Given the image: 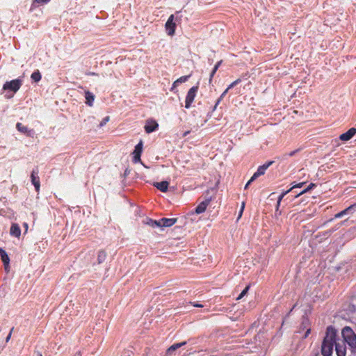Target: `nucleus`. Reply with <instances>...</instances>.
I'll return each instance as SVG.
<instances>
[{"instance_id": "1", "label": "nucleus", "mask_w": 356, "mask_h": 356, "mask_svg": "<svg viewBox=\"0 0 356 356\" xmlns=\"http://www.w3.org/2000/svg\"><path fill=\"white\" fill-rule=\"evenodd\" d=\"M336 337L337 330L331 326L327 327L321 346V353L323 356L332 355L334 345H335V350L338 356H346V346H344L343 341L337 339Z\"/></svg>"}, {"instance_id": "2", "label": "nucleus", "mask_w": 356, "mask_h": 356, "mask_svg": "<svg viewBox=\"0 0 356 356\" xmlns=\"http://www.w3.org/2000/svg\"><path fill=\"white\" fill-rule=\"evenodd\" d=\"M341 335L343 344L347 343L351 353L356 352V334L350 327H345L342 329ZM346 346V345H344Z\"/></svg>"}, {"instance_id": "3", "label": "nucleus", "mask_w": 356, "mask_h": 356, "mask_svg": "<svg viewBox=\"0 0 356 356\" xmlns=\"http://www.w3.org/2000/svg\"><path fill=\"white\" fill-rule=\"evenodd\" d=\"M22 86V81L19 79H14L10 81H6L3 86V89L4 90H10L14 92H16Z\"/></svg>"}, {"instance_id": "4", "label": "nucleus", "mask_w": 356, "mask_h": 356, "mask_svg": "<svg viewBox=\"0 0 356 356\" xmlns=\"http://www.w3.org/2000/svg\"><path fill=\"white\" fill-rule=\"evenodd\" d=\"M177 221V218H163L157 220V228L159 231H163L165 227L172 226Z\"/></svg>"}, {"instance_id": "5", "label": "nucleus", "mask_w": 356, "mask_h": 356, "mask_svg": "<svg viewBox=\"0 0 356 356\" xmlns=\"http://www.w3.org/2000/svg\"><path fill=\"white\" fill-rule=\"evenodd\" d=\"M165 31L167 34L170 36H172L175 34L176 29V23L174 22V15H171L165 25Z\"/></svg>"}, {"instance_id": "6", "label": "nucleus", "mask_w": 356, "mask_h": 356, "mask_svg": "<svg viewBox=\"0 0 356 356\" xmlns=\"http://www.w3.org/2000/svg\"><path fill=\"white\" fill-rule=\"evenodd\" d=\"M143 150V141L140 140L136 146L132 153L133 154V162L134 163L140 161V156Z\"/></svg>"}, {"instance_id": "7", "label": "nucleus", "mask_w": 356, "mask_h": 356, "mask_svg": "<svg viewBox=\"0 0 356 356\" xmlns=\"http://www.w3.org/2000/svg\"><path fill=\"white\" fill-rule=\"evenodd\" d=\"M197 90V87L194 86V87H192L188 92V94H187V96L186 98V105H185V107L186 108H188L190 107L191 103L193 102Z\"/></svg>"}, {"instance_id": "8", "label": "nucleus", "mask_w": 356, "mask_h": 356, "mask_svg": "<svg viewBox=\"0 0 356 356\" xmlns=\"http://www.w3.org/2000/svg\"><path fill=\"white\" fill-rule=\"evenodd\" d=\"M0 256L3 264L5 270L8 273L10 271V258L6 252L0 248Z\"/></svg>"}, {"instance_id": "9", "label": "nucleus", "mask_w": 356, "mask_h": 356, "mask_svg": "<svg viewBox=\"0 0 356 356\" xmlns=\"http://www.w3.org/2000/svg\"><path fill=\"white\" fill-rule=\"evenodd\" d=\"M38 170H33L31 174V182L35 186L36 192H39L40 187V178L38 177Z\"/></svg>"}, {"instance_id": "10", "label": "nucleus", "mask_w": 356, "mask_h": 356, "mask_svg": "<svg viewBox=\"0 0 356 356\" xmlns=\"http://www.w3.org/2000/svg\"><path fill=\"white\" fill-rule=\"evenodd\" d=\"M212 200V197H207L203 202L200 203L195 209V213L197 214L202 213L204 212L207 209V206L209 204L211 201Z\"/></svg>"}, {"instance_id": "11", "label": "nucleus", "mask_w": 356, "mask_h": 356, "mask_svg": "<svg viewBox=\"0 0 356 356\" xmlns=\"http://www.w3.org/2000/svg\"><path fill=\"white\" fill-rule=\"evenodd\" d=\"M17 129L21 133L25 134L27 136H31L33 134V130H29L27 127L24 126L21 122H17L16 124Z\"/></svg>"}, {"instance_id": "12", "label": "nucleus", "mask_w": 356, "mask_h": 356, "mask_svg": "<svg viewBox=\"0 0 356 356\" xmlns=\"http://www.w3.org/2000/svg\"><path fill=\"white\" fill-rule=\"evenodd\" d=\"M356 133V129L350 128L347 132L342 134L339 138L341 140L347 141L350 140Z\"/></svg>"}, {"instance_id": "13", "label": "nucleus", "mask_w": 356, "mask_h": 356, "mask_svg": "<svg viewBox=\"0 0 356 356\" xmlns=\"http://www.w3.org/2000/svg\"><path fill=\"white\" fill-rule=\"evenodd\" d=\"M10 234L13 236L19 238L21 235V229L19 226L16 223L12 224L10 229Z\"/></svg>"}, {"instance_id": "14", "label": "nucleus", "mask_w": 356, "mask_h": 356, "mask_svg": "<svg viewBox=\"0 0 356 356\" xmlns=\"http://www.w3.org/2000/svg\"><path fill=\"white\" fill-rule=\"evenodd\" d=\"M300 329L306 330V332H305V335L303 336V338L304 339L307 338L311 331L309 321L307 318H303Z\"/></svg>"}, {"instance_id": "15", "label": "nucleus", "mask_w": 356, "mask_h": 356, "mask_svg": "<svg viewBox=\"0 0 356 356\" xmlns=\"http://www.w3.org/2000/svg\"><path fill=\"white\" fill-rule=\"evenodd\" d=\"M273 163V161H269L263 165H261L258 168L256 173L259 177L265 174L266 170Z\"/></svg>"}, {"instance_id": "16", "label": "nucleus", "mask_w": 356, "mask_h": 356, "mask_svg": "<svg viewBox=\"0 0 356 356\" xmlns=\"http://www.w3.org/2000/svg\"><path fill=\"white\" fill-rule=\"evenodd\" d=\"M85 98H86V104L89 106H92L93 105V102L95 100V95L87 90L85 91Z\"/></svg>"}, {"instance_id": "17", "label": "nucleus", "mask_w": 356, "mask_h": 356, "mask_svg": "<svg viewBox=\"0 0 356 356\" xmlns=\"http://www.w3.org/2000/svg\"><path fill=\"white\" fill-rule=\"evenodd\" d=\"M304 184H305L304 182L299 183V184L293 186V187H291L289 190H288V191H285L284 193H283L279 197V198H278L277 203V210L278 209V208L280 207V202L282 200V198L284 197V195H286L288 193H289L292 189H293L295 188H300V187H302Z\"/></svg>"}, {"instance_id": "18", "label": "nucleus", "mask_w": 356, "mask_h": 356, "mask_svg": "<svg viewBox=\"0 0 356 356\" xmlns=\"http://www.w3.org/2000/svg\"><path fill=\"white\" fill-rule=\"evenodd\" d=\"M51 0H33L30 10L32 11L40 6L48 3Z\"/></svg>"}, {"instance_id": "19", "label": "nucleus", "mask_w": 356, "mask_h": 356, "mask_svg": "<svg viewBox=\"0 0 356 356\" xmlns=\"http://www.w3.org/2000/svg\"><path fill=\"white\" fill-rule=\"evenodd\" d=\"M185 344H186V341L181 342V343H175V344L172 345L167 350L166 355H168L171 354L172 352L176 350L177 348L182 347Z\"/></svg>"}, {"instance_id": "20", "label": "nucleus", "mask_w": 356, "mask_h": 356, "mask_svg": "<svg viewBox=\"0 0 356 356\" xmlns=\"http://www.w3.org/2000/svg\"><path fill=\"white\" fill-rule=\"evenodd\" d=\"M145 130L147 134L151 133L156 130V121L152 120L151 122H148L145 125Z\"/></svg>"}, {"instance_id": "21", "label": "nucleus", "mask_w": 356, "mask_h": 356, "mask_svg": "<svg viewBox=\"0 0 356 356\" xmlns=\"http://www.w3.org/2000/svg\"><path fill=\"white\" fill-rule=\"evenodd\" d=\"M168 186H169V182L167 181L157 182V190H159L161 192L165 193L168 191Z\"/></svg>"}, {"instance_id": "22", "label": "nucleus", "mask_w": 356, "mask_h": 356, "mask_svg": "<svg viewBox=\"0 0 356 356\" xmlns=\"http://www.w3.org/2000/svg\"><path fill=\"white\" fill-rule=\"evenodd\" d=\"M106 257H107V254L104 250H99L97 254L98 264L103 263L105 261Z\"/></svg>"}, {"instance_id": "23", "label": "nucleus", "mask_w": 356, "mask_h": 356, "mask_svg": "<svg viewBox=\"0 0 356 356\" xmlns=\"http://www.w3.org/2000/svg\"><path fill=\"white\" fill-rule=\"evenodd\" d=\"M31 77L35 82H38L41 80L42 76L39 70H36L32 73Z\"/></svg>"}, {"instance_id": "24", "label": "nucleus", "mask_w": 356, "mask_h": 356, "mask_svg": "<svg viewBox=\"0 0 356 356\" xmlns=\"http://www.w3.org/2000/svg\"><path fill=\"white\" fill-rule=\"evenodd\" d=\"M218 182L216 183V185H218ZM216 188H217V186H216L215 187H213V188H211L208 189L205 192L204 200L207 199V197H212V199H213V195H210V193H213V194L214 195L216 193Z\"/></svg>"}, {"instance_id": "25", "label": "nucleus", "mask_w": 356, "mask_h": 356, "mask_svg": "<svg viewBox=\"0 0 356 356\" xmlns=\"http://www.w3.org/2000/svg\"><path fill=\"white\" fill-rule=\"evenodd\" d=\"M221 63H222V60H220L219 62H218V63L213 67V70H212V72H211V73L210 74V78H209V82L210 83L211 82L213 76H214L215 73L218 70V67H219V66L220 65Z\"/></svg>"}, {"instance_id": "26", "label": "nucleus", "mask_w": 356, "mask_h": 356, "mask_svg": "<svg viewBox=\"0 0 356 356\" xmlns=\"http://www.w3.org/2000/svg\"><path fill=\"white\" fill-rule=\"evenodd\" d=\"M249 288H250V286H246V287H245V288L242 291V292L240 293V295H239V296H238V297L236 298V300H241L243 297H244V296L247 294V293H248V290H249Z\"/></svg>"}, {"instance_id": "27", "label": "nucleus", "mask_w": 356, "mask_h": 356, "mask_svg": "<svg viewBox=\"0 0 356 356\" xmlns=\"http://www.w3.org/2000/svg\"><path fill=\"white\" fill-rule=\"evenodd\" d=\"M189 76H184L178 79L174 82V86H175L178 83H183L187 81Z\"/></svg>"}, {"instance_id": "28", "label": "nucleus", "mask_w": 356, "mask_h": 356, "mask_svg": "<svg viewBox=\"0 0 356 356\" xmlns=\"http://www.w3.org/2000/svg\"><path fill=\"white\" fill-rule=\"evenodd\" d=\"M355 207H356V204L351 205V206L348 207V208H346V209H344L343 211H341L340 213H341L342 216H343L344 215L347 214L348 212L349 211H350Z\"/></svg>"}, {"instance_id": "29", "label": "nucleus", "mask_w": 356, "mask_h": 356, "mask_svg": "<svg viewBox=\"0 0 356 356\" xmlns=\"http://www.w3.org/2000/svg\"><path fill=\"white\" fill-rule=\"evenodd\" d=\"M315 186V184H310L309 186L306 188L305 189L304 191H302L301 193H300L296 197L303 194V193H305L307 191L311 190L313 187Z\"/></svg>"}, {"instance_id": "30", "label": "nucleus", "mask_w": 356, "mask_h": 356, "mask_svg": "<svg viewBox=\"0 0 356 356\" xmlns=\"http://www.w3.org/2000/svg\"><path fill=\"white\" fill-rule=\"evenodd\" d=\"M229 89L227 88L224 92L221 95L220 97L218 99L215 106H214V109L216 108V106L217 105L219 104V102L221 101V99H222V97L226 95V93L227 92V91L229 90Z\"/></svg>"}, {"instance_id": "31", "label": "nucleus", "mask_w": 356, "mask_h": 356, "mask_svg": "<svg viewBox=\"0 0 356 356\" xmlns=\"http://www.w3.org/2000/svg\"><path fill=\"white\" fill-rule=\"evenodd\" d=\"M110 120V118L109 116H106L102 120V122L99 123V127H102L103 126H104Z\"/></svg>"}, {"instance_id": "32", "label": "nucleus", "mask_w": 356, "mask_h": 356, "mask_svg": "<svg viewBox=\"0 0 356 356\" xmlns=\"http://www.w3.org/2000/svg\"><path fill=\"white\" fill-rule=\"evenodd\" d=\"M244 208H245V202H242V204H241V210L239 211V214H238V220L241 217L242 214H243V210H244Z\"/></svg>"}, {"instance_id": "33", "label": "nucleus", "mask_w": 356, "mask_h": 356, "mask_svg": "<svg viewBox=\"0 0 356 356\" xmlns=\"http://www.w3.org/2000/svg\"><path fill=\"white\" fill-rule=\"evenodd\" d=\"M241 81V79H238L237 80H236L235 81H234L233 83H232L228 88L230 89L232 88H233L235 85H236L238 83H239Z\"/></svg>"}, {"instance_id": "34", "label": "nucleus", "mask_w": 356, "mask_h": 356, "mask_svg": "<svg viewBox=\"0 0 356 356\" xmlns=\"http://www.w3.org/2000/svg\"><path fill=\"white\" fill-rule=\"evenodd\" d=\"M14 330V327H12L8 335L7 336V337L6 338V342H8L11 338V335H12V332Z\"/></svg>"}, {"instance_id": "35", "label": "nucleus", "mask_w": 356, "mask_h": 356, "mask_svg": "<svg viewBox=\"0 0 356 356\" xmlns=\"http://www.w3.org/2000/svg\"><path fill=\"white\" fill-rule=\"evenodd\" d=\"M147 224L151 225L152 227H154V225H156V221L153 220L152 219H148V221L147 222Z\"/></svg>"}, {"instance_id": "36", "label": "nucleus", "mask_w": 356, "mask_h": 356, "mask_svg": "<svg viewBox=\"0 0 356 356\" xmlns=\"http://www.w3.org/2000/svg\"><path fill=\"white\" fill-rule=\"evenodd\" d=\"M257 177H259V176L257 175L256 172L254 173V175L252 176V177L250 178V181L251 182L254 181Z\"/></svg>"}, {"instance_id": "37", "label": "nucleus", "mask_w": 356, "mask_h": 356, "mask_svg": "<svg viewBox=\"0 0 356 356\" xmlns=\"http://www.w3.org/2000/svg\"><path fill=\"white\" fill-rule=\"evenodd\" d=\"M341 217H342V215H341V213L340 212L335 215V218H341Z\"/></svg>"}, {"instance_id": "38", "label": "nucleus", "mask_w": 356, "mask_h": 356, "mask_svg": "<svg viewBox=\"0 0 356 356\" xmlns=\"http://www.w3.org/2000/svg\"><path fill=\"white\" fill-rule=\"evenodd\" d=\"M251 183H252V182L249 180V181H248V183H247V184H245V189H247V188H248V186H249Z\"/></svg>"}, {"instance_id": "39", "label": "nucleus", "mask_w": 356, "mask_h": 356, "mask_svg": "<svg viewBox=\"0 0 356 356\" xmlns=\"http://www.w3.org/2000/svg\"><path fill=\"white\" fill-rule=\"evenodd\" d=\"M37 356H42V353L40 352H37Z\"/></svg>"}, {"instance_id": "40", "label": "nucleus", "mask_w": 356, "mask_h": 356, "mask_svg": "<svg viewBox=\"0 0 356 356\" xmlns=\"http://www.w3.org/2000/svg\"><path fill=\"white\" fill-rule=\"evenodd\" d=\"M189 133V131H186L184 133V136H186V135H188V134Z\"/></svg>"}, {"instance_id": "41", "label": "nucleus", "mask_w": 356, "mask_h": 356, "mask_svg": "<svg viewBox=\"0 0 356 356\" xmlns=\"http://www.w3.org/2000/svg\"><path fill=\"white\" fill-rule=\"evenodd\" d=\"M75 356H80V353H76Z\"/></svg>"}, {"instance_id": "42", "label": "nucleus", "mask_w": 356, "mask_h": 356, "mask_svg": "<svg viewBox=\"0 0 356 356\" xmlns=\"http://www.w3.org/2000/svg\"><path fill=\"white\" fill-rule=\"evenodd\" d=\"M195 306L196 307H202V305H196Z\"/></svg>"}, {"instance_id": "43", "label": "nucleus", "mask_w": 356, "mask_h": 356, "mask_svg": "<svg viewBox=\"0 0 356 356\" xmlns=\"http://www.w3.org/2000/svg\"><path fill=\"white\" fill-rule=\"evenodd\" d=\"M159 295H164V294L161 291H160Z\"/></svg>"}, {"instance_id": "44", "label": "nucleus", "mask_w": 356, "mask_h": 356, "mask_svg": "<svg viewBox=\"0 0 356 356\" xmlns=\"http://www.w3.org/2000/svg\"><path fill=\"white\" fill-rule=\"evenodd\" d=\"M90 74H91V75H95V72H92V73H90Z\"/></svg>"}, {"instance_id": "45", "label": "nucleus", "mask_w": 356, "mask_h": 356, "mask_svg": "<svg viewBox=\"0 0 356 356\" xmlns=\"http://www.w3.org/2000/svg\"><path fill=\"white\" fill-rule=\"evenodd\" d=\"M152 185H153L154 186H156V182H154V183L152 184Z\"/></svg>"}, {"instance_id": "46", "label": "nucleus", "mask_w": 356, "mask_h": 356, "mask_svg": "<svg viewBox=\"0 0 356 356\" xmlns=\"http://www.w3.org/2000/svg\"><path fill=\"white\" fill-rule=\"evenodd\" d=\"M24 227H28V225L26 223L24 224Z\"/></svg>"}, {"instance_id": "47", "label": "nucleus", "mask_w": 356, "mask_h": 356, "mask_svg": "<svg viewBox=\"0 0 356 356\" xmlns=\"http://www.w3.org/2000/svg\"><path fill=\"white\" fill-rule=\"evenodd\" d=\"M24 227H28V225L26 223L24 224Z\"/></svg>"}]
</instances>
